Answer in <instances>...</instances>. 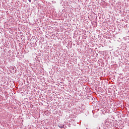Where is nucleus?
<instances>
[{
  "label": "nucleus",
  "instance_id": "obj_1",
  "mask_svg": "<svg viewBox=\"0 0 129 129\" xmlns=\"http://www.w3.org/2000/svg\"><path fill=\"white\" fill-rule=\"evenodd\" d=\"M29 1V2H30V3H31V2H32V0H28Z\"/></svg>",
  "mask_w": 129,
  "mask_h": 129
}]
</instances>
